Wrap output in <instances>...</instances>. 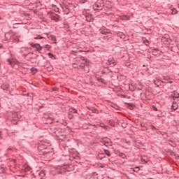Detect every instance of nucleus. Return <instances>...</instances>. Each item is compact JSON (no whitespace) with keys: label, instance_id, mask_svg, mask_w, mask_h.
<instances>
[{"label":"nucleus","instance_id":"obj_1","mask_svg":"<svg viewBox=\"0 0 179 179\" xmlns=\"http://www.w3.org/2000/svg\"><path fill=\"white\" fill-rule=\"evenodd\" d=\"M104 6V1L97 0V1L93 5V8L95 10H101Z\"/></svg>","mask_w":179,"mask_h":179},{"label":"nucleus","instance_id":"obj_2","mask_svg":"<svg viewBox=\"0 0 179 179\" xmlns=\"http://www.w3.org/2000/svg\"><path fill=\"white\" fill-rule=\"evenodd\" d=\"M8 62L12 68H14V69H19V63L16 59H8Z\"/></svg>","mask_w":179,"mask_h":179},{"label":"nucleus","instance_id":"obj_3","mask_svg":"<svg viewBox=\"0 0 179 179\" xmlns=\"http://www.w3.org/2000/svg\"><path fill=\"white\" fill-rule=\"evenodd\" d=\"M1 88L5 93H8V94H10L12 92V88H10V86L8 83H4L1 86Z\"/></svg>","mask_w":179,"mask_h":179},{"label":"nucleus","instance_id":"obj_4","mask_svg":"<svg viewBox=\"0 0 179 179\" xmlns=\"http://www.w3.org/2000/svg\"><path fill=\"white\" fill-rule=\"evenodd\" d=\"M15 39V35H10V34H6L5 38L3 39L4 43H9V41H12V40Z\"/></svg>","mask_w":179,"mask_h":179},{"label":"nucleus","instance_id":"obj_5","mask_svg":"<svg viewBox=\"0 0 179 179\" xmlns=\"http://www.w3.org/2000/svg\"><path fill=\"white\" fill-rule=\"evenodd\" d=\"M31 45L33 47V48H36V51H41L43 50V47H41V45H40L38 43H31Z\"/></svg>","mask_w":179,"mask_h":179},{"label":"nucleus","instance_id":"obj_6","mask_svg":"<svg viewBox=\"0 0 179 179\" xmlns=\"http://www.w3.org/2000/svg\"><path fill=\"white\" fill-rule=\"evenodd\" d=\"M22 57H24V58H27L28 59H33V52L24 53L22 54Z\"/></svg>","mask_w":179,"mask_h":179},{"label":"nucleus","instance_id":"obj_7","mask_svg":"<svg viewBox=\"0 0 179 179\" xmlns=\"http://www.w3.org/2000/svg\"><path fill=\"white\" fill-rule=\"evenodd\" d=\"M108 65H109L110 66H115V65H117V63L115 62V60L113 59H108V62H107Z\"/></svg>","mask_w":179,"mask_h":179},{"label":"nucleus","instance_id":"obj_8","mask_svg":"<svg viewBox=\"0 0 179 179\" xmlns=\"http://www.w3.org/2000/svg\"><path fill=\"white\" fill-rule=\"evenodd\" d=\"M171 96H172L173 99H178V97H179V94H178V92H177V91H174L173 92H172Z\"/></svg>","mask_w":179,"mask_h":179},{"label":"nucleus","instance_id":"obj_9","mask_svg":"<svg viewBox=\"0 0 179 179\" xmlns=\"http://www.w3.org/2000/svg\"><path fill=\"white\" fill-rule=\"evenodd\" d=\"M178 108V105H177V103H173L172 106H171V110H176Z\"/></svg>","mask_w":179,"mask_h":179},{"label":"nucleus","instance_id":"obj_10","mask_svg":"<svg viewBox=\"0 0 179 179\" xmlns=\"http://www.w3.org/2000/svg\"><path fill=\"white\" fill-rule=\"evenodd\" d=\"M100 127L101 128H103L105 131H108V129H110V127L108 126H106L103 124H100Z\"/></svg>","mask_w":179,"mask_h":179},{"label":"nucleus","instance_id":"obj_11","mask_svg":"<svg viewBox=\"0 0 179 179\" xmlns=\"http://www.w3.org/2000/svg\"><path fill=\"white\" fill-rule=\"evenodd\" d=\"M34 40H43V38H44V37L40 36V35H37L36 36H35Z\"/></svg>","mask_w":179,"mask_h":179},{"label":"nucleus","instance_id":"obj_12","mask_svg":"<svg viewBox=\"0 0 179 179\" xmlns=\"http://www.w3.org/2000/svg\"><path fill=\"white\" fill-rule=\"evenodd\" d=\"M69 113H78V110L75 109L74 108H71L69 109Z\"/></svg>","mask_w":179,"mask_h":179},{"label":"nucleus","instance_id":"obj_13","mask_svg":"<svg viewBox=\"0 0 179 179\" xmlns=\"http://www.w3.org/2000/svg\"><path fill=\"white\" fill-rule=\"evenodd\" d=\"M38 176L39 177H44L45 176V173H44V171H41L39 173H38Z\"/></svg>","mask_w":179,"mask_h":179},{"label":"nucleus","instance_id":"obj_14","mask_svg":"<svg viewBox=\"0 0 179 179\" xmlns=\"http://www.w3.org/2000/svg\"><path fill=\"white\" fill-rule=\"evenodd\" d=\"M49 38L50 40H52V41H55V36L54 35H50Z\"/></svg>","mask_w":179,"mask_h":179},{"label":"nucleus","instance_id":"obj_15","mask_svg":"<svg viewBox=\"0 0 179 179\" xmlns=\"http://www.w3.org/2000/svg\"><path fill=\"white\" fill-rule=\"evenodd\" d=\"M178 11L176 8L172 9V15H177Z\"/></svg>","mask_w":179,"mask_h":179},{"label":"nucleus","instance_id":"obj_16","mask_svg":"<svg viewBox=\"0 0 179 179\" xmlns=\"http://www.w3.org/2000/svg\"><path fill=\"white\" fill-rule=\"evenodd\" d=\"M98 82H101V83H104V80L103 78H96Z\"/></svg>","mask_w":179,"mask_h":179},{"label":"nucleus","instance_id":"obj_17","mask_svg":"<svg viewBox=\"0 0 179 179\" xmlns=\"http://www.w3.org/2000/svg\"><path fill=\"white\" fill-rule=\"evenodd\" d=\"M31 71L33 73H36V72H37V69L33 67V68L31 69Z\"/></svg>","mask_w":179,"mask_h":179},{"label":"nucleus","instance_id":"obj_18","mask_svg":"<svg viewBox=\"0 0 179 179\" xmlns=\"http://www.w3.org/2000/svg\"><path fill=\"white\" fill-rule=\"evenodd\" d=\"M104 153L106 154L107 156H111V155L110 154V151H108V150H105Z\"/></svg>","mask_w":179,"mask_h":179},{"label":"nucleus","instance_id":"obj_19","mask_svg":"<svg viewBox=\"0 0 179 179\" xmlns=\"http://www.w3.org/2000/svg\"><path fill=\"white\" fill-rule=\"evenodd\" d=\"M24 167H25V169H24L25 171H30V166L25 165Z\"/></svg>","mask_w":179,"mask_h":179},{"label":"nucleus","instance_id":"obj_20","mask_svg":"<svg viewBox=\"0 0 179 179\" xmlns=\"http://www.w3.org/2000/svg\"><path fill=\"white\" fill-rule=\"evenodd\" d=\"M44 48H46L47 50H50V48H51V46H50V45H45Z\"/></svg>","mask_w":179,"mask_h":179},{"label":"nucleus","instance_id":"obj_21","mask_svg":"<svg viewBox=\"0 0 179 179\" xmlns=\"http://www.w3.org/2000/svg\"><path fill=\"white\" fill-rule=\"evenodd\" d=\"M12 41H15V43H19V39L16 38V36H15L14 39L12 40Z\"/></svg>","mask_w":179,"mask_h":179},{"label":"nucleus","instance_id":"obj_22","mask_svg":"<svg viewBox=\"0 0 179 179\" xmlns=\"http://www.w3.org/2000/svg\"><path fill=\"white\" fill-rule=\"evenodd\" d=\"M48 57H49L50 58H53V57H54V55H52V53H51V52H49V53L48 54Z\"/></svg>","mask_w":179,"mask_h":179},{"label":"nucleus","instance_id":"obj_23","mask_svg":"<svg viewBox=\"0 0 179 179\" xmlns=\"http://www.w3.org/2000/svg\"><path fill=\"white\" fill-rule=\"evenodd\" d=\"M65 13L68 15L69 13V9L68 8H65Z\"/></svg>","mask_w":179,"mask_h":179},{"label":"nucleus","instance_id":"obj_24","mask_svg":"<svg viewBox=\"0 0 179 179\" xmlns=\"http://www.w3.org/2000/svg\"><path fill=\"white\" fill-rule=\"evenodd\" d=\"M24 51H27V48H22V50H21L22 54H23V52H24Z\"/></svg>","mask_w":179,"mask_h":179},{"label":"nucleus","instance_id":"obj_25","mask_svg":"<svg viewBox=\"0 0 179 179\" xmlns=\"http://www.w3.org/2000/svg\"><path fill=\"white\" fill-rule=\"evenodd\" d=\"M109 125H110V127H114V123L113 122L110 121Z\"/></svg>","mask_w":179,"mask_h":179},{"label":"nucleus","instance_id":"obj_26","mask_svg":"<svg viewBox=\"0 0 179 179\" xmlns=\"http://www.w3.org/2000/svg\"><path fill=\"white\" fill-rule=\"evenodd\" d=\"M53 92H57L58 90V87H55L52 88Z\"/></svg>","mask_w":179,"mask_h":179},{"label":"nucleus","instance_id":"obj_27","mask_svg":"<svg viewBox=\"0 0 179 179\" xmlns=\"http://www.w3.org/2000/svg\"><path fill=\"white\" fill-rule=\"evenodd\" d=\"M127 106H129V107H134V103H127Z\"/></svg>","mask_w":179,"mask_h":179},{"label":"nucleus","instance_id":"obj_28","mask_svg":"<svg viewBox=\"0 0 179 179\" xmlns=\"http://www.w3.org/2000/svg\"><path fill=\"white\" fill-rule=\"evenodd\" d=\"M86 2V0H80V3H85Z\"/></svg>","mask_w":179,"mask_h":179},{"label":"nucleus","instance_id":"obj_29","mask_svg":"<svg viewBox=\"0 0 179 179\" xmlns=\"http://www.w3.org/2000/svg\"><path fill=\"white\" fill-rule=\"evenodd\" d=\"M124 17H125L124 20H129L127 15H124Z\"/></svg>","mask_w":179,"mask_h":179},{"label":"nucleus","instance_id":"obj_30","mask_svg":"<svg viewBox=\"0 0 179 179\" xmlns=\"http://www.w3.org/2000/svg\"><path fill=\"white\" fill-rule=\"evenodd\" d=\"M91 111H92V113H96V109L95 108H92Z\"/></svg>","mask_w":179,"mask_h":179},{"label":"nucleus","instance_id":"obj_31","mask_svg":"<svg viewBox=\"0 0 179 179\" xmlns=\"http://www.w3.org/2000/svg\"><path fill=\"white\" fill-rule=\"evenodd\" d=\"M134 171H139V168L138 167L135 168Z\"/></svg>","mask_w":179,"mask_h":179},{"label":"nucleus","instance_id":"obj_32","mask_svg":"<svg viewBox=\"0 0 179 179\" xmlns=\"http://www.w3.org/2000/svg\"><path fill=\"white\" fill-rule=\"evenodd\" d=\"M72 52V54L73 55H75L76 54V52H75V51H73V52Z\"/></svg>","mask_w":179,"mask_h":179},{"label":"nucleus","instance_id":"obj_33","mask_svg":"<svg viewBox=\"0 0 179 179\" xmlns=\"http://www.w3.org/2000/svg\"><path fill=\"white\" fill-rule=\"evenodd\" d=\"M137 90H142V87H137Z\"/></svg>","mask_w":179,"mask_h":179},{"label":"nucleus","instance_id":"obj_34","mask_svg":"<svg viewBox=\"0 0 179 179\" xmlns=\"http://www.w3.org/2000/svg\"><path fill=\"white\" fill-rule=\"evenodd\" d=\"M120 34H122V33H117V36H120Z\"/></svg>","mask_w":179,"mask_h":179},{"label":"nucleus","instance_id":"obj_35","mask_svg":"<svg viewBox=\"0 0 179 179\" xmlns=\"http://www.w3.org/2000/svg\"><path fill=\"white\" fill-rule=\"evenodd\" d=\"M0 48H2V44H0Z\"/></svg>","mask_w":179,"mask_h":179},{"label":"nucleus","instance_id":"obj_36","mask_svg":"<svg viewBox=\"0 0 179 179\" xmlns=\"http://www.w3.org/2000/svg\"><path fill=\"white\" fill-rule=\"evenodd\" d=\"M102 34H106V32H102Z\"/></svg>","mask_w":179,"mask_h":179},{"label":"nucleus","instance_id":"obj_37","mask_svg":"<svg viewBox=\"0 0 179 179\" xmlns=\"http://www.w3.org/2000/svg\"><path fill=\"white\" fill-rule=\"evenodd\" d=\"M169 83H173V81H169Z\"/></svg>","mask_w":179,"mask_h":179},{"label":"nucleus","instance_id":"obj_38","mask_svg":"<svg viewBox=\"0 0 179 179\" xmlns=\"http://www.w3.org/2000/svg\"><path fill=\"white\" fill-rule=\"evenodd\" d=\"M148 44H149V41H147Z\"/></svg>","mask_w":179,"mask_h":179},{"label":"nucleus","instance_id":"obj_39","mask_svg":"<svg viewBox=\"0 0 179 179\" xmlns=\"http://www.w3.org/2000/svg\"><path fill=\"white\" fill-rule=\"evenodd\" d=\"M70 118H72V116H70Z\"/></svg>","mask_w":179,"mask_h":179},{"label":"nucleus","instance_id":"obj_40","mask_svg":"<svg viewBox=\"0 0 179 179\" xmlns=\"http://www.w3.org/2000/svg\"><path fill=\"white\" fill-rule=\"evenodd\" d=\"M70 118H72V116H70Z\"/></svg>","mask_w":179,"mask_h":179},{"label":"nucleus","instance_id":"obj_41","mask_svg":"<svg viewBox=\"0 0 179 179\" xmlns=\"http://www.w3.org/2000/svg\"><path fill=\"white\" fill-rule=\"evenodd\" d=\"M153 128H155V127H152V129H153Z\"/></svg>","mask_w":179,"mask_h":179},{"label":"nucleus","instance_id":"obj_42","mask_svg":"<svg viewBox=\"0 0 179 179\" xmlns=\"http://www.w3.org/2000/svg\"><path fill=\"white\" fill-rule=\"evenodd\" d=\"M0 20H1V17H0Z\"/></svg>","mask_w":179,"mask_h":179}]
</instances>
